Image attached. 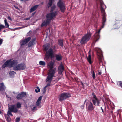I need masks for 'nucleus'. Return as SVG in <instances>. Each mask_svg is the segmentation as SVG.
Masks as SVG:
<instances>
[{
  "instance_id": "obj_1",
  "label": "nucleus",
  "mask_w": 122,
  "mask_h": 122,
  "mask_svg": "<svg viewBox=\"0 0 122 122\" xmlns=\"http://www.w3.org/2000/svg\"><path fill=\"white\" fill-rule=\"evenodd\" d=\"M100 10L102 14V25L101 26L100 28L99 29L98 31H96L94 35L93 38H92V40L93 41L92 44L94 45L96 42L98 41L99 39L100 36L99 33L100 32L101 29L104 28L105 25V24L106 21V14L105 12V10L104 8V6L106 8V5L104 4L102 1L100 0Z\"/></svg>"
},
{
  "instance_id": "obj_32",
  "label": "nucleus",
  "mask_w": 122,
  "mask_h": 122,
  "mask_svg": "<svg viewBox=\"0 0 122 122\" xmlns=\"http://www.w3.org/2000/svg\"><path fill=\"white\" fill-rule=\"evenodd\" d=\"M98 57L99 60L100 62L102 61V57L103 56V55H97Z\"/></svg>"
},
{
  "instance_id": "obj_20",
  "label": "nucleus",
  "mask_w": 122,
  "mask_h": 122,
  "mask_svg": "<svg viewBox=\"0 0 122 122\" xmlns=\"http://www.w3.org/2000/svg\"><path fill=\"white\" fill-rule=\"evenodd\" d=\"M87 60L88 62L90 64H91L92 63V61L91 60V54H89L88 57L87 58Z\"/></svg>"
},
{
  "instance_id": "obj_45",
  "label": "nucleus",
  "mask_w": 122,
  "mask_h": 122,
  "mask_svg": "<svg viewBox=\"0 0 122 122\" xmlns=\"http://www.w3.org/2000/svg\"><path fill=\"white\" fill-rule=\"evenodd\" d=\"M100 108H101V110H102V112L104 113V112L103 110V109L102 108V107H101Z\"/></svg>"
},
{
  "instance_id": "obj_6",
  "label": "nucleus",
  "mask_w": 122,
  "mask_h": 122,
  "mask_svg": "<svg viewBox=\"0 0 122 122\" xmlns=\"http://www.w3.org/2000/svg\"><path fill=\"white\" fill-rule=\"evenodd\" d=\"M55 46L52 48H51L49 49L48 51L46 52V57L48 58L50 56H52L53 55L55 51Z\"/></svg>"
},
{
  "instance_id": "obj_36",
  "label": "nucleus",
  "mask_w": 122,
  "mask_h": 122,
  "mask_svg": "<svg viewBox=\"0 0 122 122\" xmlns=\"http://www.w3.org/2000/svg\"><path fill=\"white\" fill-rule=\"evenodd\" d=\"M40 90L38 87H37L35 89V91L37 93L40 92Z\"/></svg>"
},
{
  "instance_id": "obj_10",
  "label": "nucleus",
  "mask_w": 122,
  "mask_h": 122,
  "mask_svg": "<svg viewBox=\"0 0 122 122\" xmlns=\"http://www.w3.org/2000/svg\"><path fill=\"white\" fill-rule=\"evenodd\" d=\"M86 107L88 111H92L94 109V107L92 103L90 102H86Z\"/></svg>"
},
{
  "instance_id": "obj_29",
  "label": "nucleus",
  "mask_w": 122,
  "mask_h": 122,
  "mask_svg": "<svg viewBox=\"0 0 122 122\" xmlns=\"http://www.w3.org/2000/svg\"><path fill=\"white\" fill-rule=\"evenodd\" d=\"M16 74V73L14 71H11L9 73L10 76H13L14 75Z\"/></svg>"
},
{
  "instance_id": "obj_37",
  "label": "nucleus",
  "mask_w": 122,
  "mask_h": 122,
  "mask_svg": "<svg viewBox=\"0 0 122 122\" xmlns=\"http://www.w3.org/2000/svg\"><path fill=\"white\" fill-rule=\"evenodd\" d=\"M84 37H83L82 39L80 41V42L81 44H84Z\"/></svg>"
},
{
  "instance_id": "obj_5",
  "label": "nucleus",
  "mask_w": 122,
  "mask_h": 122,
  "mask_svg": "<svg viewBox=\"0 0 122 122\" xmlns=\"http://www.w3.org/2000/svg\"><path fill=\"white\" fill-rule=\"evenodd\" d=\"M71 97V95L69 93H63L60 94L58 98L59 101L61 102L67 98Z\"/></svg>"
},
{
  "instance_id": "obj_35",
  "label": "nucleus",
  "mask_w": 122,
  "mask_h": 122,
  "mask_svg": "<svg viewBox=\"0 0 122 122\" xmlns=\"http://www.w3.org/2000/svg\"><path fill=\"white\" fill-rule=\"evenodd\" d=\"M92 77L93 79H95V73L94 70H93L92 71Z\"/></svg>"
},
{
  "instance_id": "obj_47",
  "label": "nucleus",
  "mask_w": 122,
  "mask_h": 122,
  "mask_svg": "<svg viewBox=\"0 0 122 122\" xmlns=\"http://www.w3.org/2000/svg\"><path fill=\"white\" fill-rule=\"evenodd\" d=\"M119 117H120L121 116V114H119Z\"/></svg>"
},
{
  "instance_id": "obj_13",
  "label": "nucleus",
  "mask_w": 122,
  "mask_h": 122,
  "mask_svg": "<svg viewBox=\"0 0 122 122\" xmlns=\"http://www.w3.org/2000/svg\"><path fill=\"white\" fill-rule=\"evenodd\" d=\"M91 34L90 33H87L84 35V44L88 41L90 39Z\"/></svg>"
},
{
  "instance_id": "obj_52",
  "label": "nucleus",
  "mask_w": 122,
  "mask_h": 122,
  "mask_svg": "<svg viewBox=\"0 0 122 122\" xmlns=\"http://www.w3.org/2000/svg\"><path fill=\"white\" fill-rule=\"evenodd\" d=\"M85 101H85L84 102V104H85Z\"/></svg>"
},
{
  "instance_id": "obj_11",
  "label": "nucleus",
  "mask_w": 122,
  "mask_h": 122,
  "mask_svg": "<svg viewBox=\"0 0 122 122\" xmlns=\"http://www.w3.org/2000/svg\"><path fill=\"white\" fill-rule=\"evenodd\" d=\"M54 64V63L52 62H51L48 63V66H49L50 68V69L49 71L48 75H49L50 71H51L54 72V76H53V77H55V76H54V74L56 72V69L55 68L53 69V67Z\"/></svg>"
},
{
  "instance_id": "obj_28",
  "label": "nucleus",
  "mask_w": 122,
  "mask_h": 122,
  "mask_svg": "<svg viewBox=\"0 0 122 122\" xmlns=\"http://www.w3.org/2000/svg\"><path fill=\"white\" fill-rule=\"evenodd\" d=\"M5 118L7 121L8 122H10L11 121V119L10 117L9 116L6 115L5 116Z\"/></svg>"
},
{
  "instance_id": "obj_27",
  "label": "nucleus",
  "mask_w": 122,
  "mask_h": 122,
  "mask_svg": "<svg viewBox=\"0 0 122 122\" xmlns=\"http://www.w3.org/2000/svg\"><path fill=\"white\" fill-rule=\"evenodd\" d=\"M56 6L55 5H53L51 8V13H52L54 12H56V15H57V12L55 11L54 12H53V11L54 10L55 8H56Z\"/></svg>"
},
{
  "instance_id": "obj_21",
  "label": "nucleus",
  "mask_w": 122,
  "mask_h": 122,
  "mask_svg": "<svg viewBox=\"0 0 122 122\" xmlns=\"http://www.w3.org/2000/svg\"><path fill=\"white\" fill-rule=\"evenodd\" d=\"M55 57L56 60L58 61H60L62 59V56L60 54L56 55Z\"/></svg>"
},
{
  "instance_id": "obj_43",
  "label": "nucleus",
  "mask_w": 122,
  "mask_h": 122,
  "mask_svg": "<svg viewBox=\"0 0 122 122\" xmlns=\"http://www.w3.org/2000/svg\"><path fill=\"white\" fill-rule=\"evenodd\" d=\"M3 40L2 39H0V45L2 43Z\"/></svg>"
},
{
  "instance_id": "obj_8",
  "label": "nucleus",
  "mask_w": 122,
  "mask_h": 122,
  "mask_svg": "<svg viewBox=\"0 0 122 122\" xmlns=\"http://www.w3.org/2000/svg\"><path fill=\"white\" fill-rule=\"evenodd\" d=\"M92 100L93 104L96 106H99L100 104L99 99L97 97L94 92L92 93Z\"/></svg>"
},
{
  "instance_id": "obj_14",
  "label": "nucleus",
  "mask_w": 122,
  "mask_h": 122,
  "mask_svg": "<svg viewBox=\"0 0 122 122\" xmlns=\"http://www.w3.org/2000/svg\"><path fill=\"white\" fill-rule=\"evenodd\" d=\"M64 69L63 66L61 63L59 66L58 68V73L60 74H62Z\"/></svg>"
},
{
  "instance_id": "obj_9",
  "label": "nucleus",
  "mask_w": 122,
  "mask_h": 122,
  "mask_svg": "<svg viewBox=\"0 0 122 122\" xmlns=\"http://www.w3.org/2000/svg\"><path fill=\"white\" fill-rule=\"evenodd\" d=\"M57 5L60 8L61 12H63L65 9V5L62 0H60L58 2Z\"/></svg>"
},
{
  "instance_id": "obj_12",
  "label": "nucleus",
  "mask_w": 122,
  "mask_h": 122,
  "mask_svg": "<svg viewBox=\"0 0 122 122\" xmlns=\"http://www.w3.org/2000/svg\"><path fill=\"white\" fill-rule=\"evenodd\" d=\"M31 38L28 37L24 40H21L20 43V47H21L23 45L27 43L30 40Z\"/></svg>"
},
{
  "instance_id": "obj_25",
  "label": "nucleus",
  "mask_w": 122,
  "mask_h": 122,
  "mask_svg": "<svg viewBox=\"0 0 122 122\" xmlns=\"http://www.w3.org/2000/svg\"><path fill=\"white\" fill-rule=\"evenodd\" d=\"M49 0V2L47 6V8H49L52 5L53 1V0Z\"/></svg>"
},
{
  "instance_id": "obj_18",
  "label": "nucleus",
  "mask_w": 122,
  "mask_h": 122,
  "mask_svg": "<svg viewBox=\"0 0 122 122\" xmlns=\"http://www.w3.org/2000/svg\"><path fill=\"white\" fill-rule=\"evenodd\" d=\"M36 40V38H34L28 44V46L29 47L32 46L34 44V41Z\"/></svg>"
},
{
  "instance_id": "obj_50",
  "label": "nucleus",
  "mask_w": 122,
  "mask_h": 122,
  "mask_svg": "<svg viewBox=\"0 0 122 122\" xmlns=\"http://www.w3.org/2000/svg\"><path fill=\"white\" fill-rule=\"evenodd\" d=\"M6 96H7V97H8V98H10V97H7V95H6Z\"/></svg>"
},
{
  "instance_id": "obj_33",
  "label": "nucleus",
  "mask_w": 122,
  "mask_h": 122,
  "mask_svg": "<svg viewBox=\"0 0 122 122\" xmlns=\"http://www.w3.org/2000/svg\"><path fill=\"white\" fill-rule=\"evenodd\" d=\"M5 24V26L7 27L8 28L9 26V25L6 19L4 20Z\"/></svg>"
},
{
  "instance_id": "obj_41",
  "label": "nucleus",
  "mask_w": 122,
  "mask_h": 122,
  "mask_svg": "<svg viewBox=\"0 0 122 122\" xmlns=\"http://www.w3.org/2000/svg\"><path fill=\"white\" fill-rule=\"evenodd\" d=\"M37 107L36 106H35L32 109V110L33 111L35 110H36V108Z\"/></svg>"
},
{
  "instance_id": "obj_23",
  "label": "nucleus",
  "mask_w": 122,
  "mask_h": 122,
  "mask_svg": "<svg viewBox=\"0 0 122 122\" xmlns=\"http://www.w3.org/2000/svg\"><path fill=\"white\" fill-rule=\"evenodd\" d=\"M38 5H36L32 7L30 10V12L31 13L34 11L38 7Z\"/></svg>"
},
{
  "instance_id": "obj_30",
  "label": "nucleus",
  "mask_w": 122,
  "mask_h": 122,
  "mask_svg": "<svg viewBox=\"0 0 122 122\" xmlns=\"http://www.w3.org/2000/svg\"><path fill=\"white\" fill-rule=\"evenodd\" d=\"M9 110L7 112V115L9 116L10 115L11 116H12V114L11 113V112H12V111L10 110V107H9Z\"/></svg>"
},
{
  "instance_id": "obj_26",
  "label": "nucleus",
  "mask_w": 122,
  "mask_h": 122,
  "mask_svg": "<svg viewBox=\"0 0 122 122\" xmlns=\"http://www.w3.org/2000/svg\"><path fill=\"white\" fill-rule=\"evenodd\" d=\"M58 43L59 45L62 47H63V42L62 40H59L58 41Z\"/></svg>"
},
{
  "instance_id": "obj_38",
  "label": "nucleus",
  "mask_w": 122,
  "mask_h": 122,
  "mask_svg": "<svg viewBox=\"0 0 122 122\" xmlns=\"http://www.w3.org/2000/svg\"><path fill=\"white\" fill-rule=\"evenodd\" d=\"M118 83H119V85H120L121 87L122 88V81H119Z\"/></svg>"
},
{
  "instance_id": "obj_3",
  "label": "nucleus",
  "mask_w": 122,
  "mask_h": 122,
  "mask_svg": "<svg viewBox=\"0 0 122 122\" xmlns=\"http://www.w3.org/2000/svg\"><path fill=\"white\" fill-rule=\"evenodd\" d=\"M18 63V62L16 60L9 59L7 60L2 65V67L5 68L6 66L9 67H14Z\"/></svg>"
},
{
  "instance_id": "obj_42",
  "label": "nucleus",
  "mask_w": 122,
  "mask_h": 122,
  "mask_svg": "<svg viewBox=\"0 0 122 122\" xmlns=\"http://www.w3.org/2000/svg\"><path fill=\"white\" fill-rule=\"evenodd\" d=\"M102 74V72H101V71H98V74L99 75H101Z\"/></svg>"
},
{
  "instance_id": "obj_49",
  "label": "nucleus",
  "mask_w": 122,
  "mask_h": 122,
  "mask_svg": "<svg viewBox=\"0 0 122 122\" xmlns=\"http://www.w3.org/2000/svg\"><path fill=\"white\" fill-rule=\"evenodd\" d=\"M3 32H6V31L5 30H4V31H3Z\"/></svg>"
},
{
  "instance_id": "obj_34",
  "label": "nucleus",
  "mask_w": 122,
  "mask_h": 122,
  "mask_svg": "<svg viewBox=\"0 0 122 122\" xmlns=\"http://www.w3.org/2000/svg\"><path fill=\"white\" fill-rule=\"evenodd\" d=\"M21 104L19 102H18L17 103L16 106L17 108H19L21 107Z\"/></svg>"
},
{
  "instance_id": "obj_16",
  "label": "nucleus",
  "mask_w": 122,
  "mask_h": 122,
  "mask_svg": "<svg viewBox=\"0 0 122 122\" xmlns=\"http://www.w3.org/2000/svg\"><path fill=\"white\" fill-rule=\"evenodd\" d=\"M10 110H11L12 112L15 113L17 112L18 110L15 105H12L10 106Z\"/></svg>"
},
{
  "instance_id": "obj_24",
  "label": "nucleus",
  "mask_w": 122,
  "mask_h": 122,
  "mask_svg": "<svg viewBox=\"0 0 122 122\" xmlns=\"http://www.w3.org/2000/svg\"><path fill=\"white\" fill-rule=\"evenodd\" d=\"M44 50L46 51L50 46V45L49 44H46L44 45Z\"/></svg>"
},
{
  "instance_id": "obj_39",
  "label": "nucleus",
  "mask_w": 122,
  "mask_h": 122,
  "mask_svg": "<svg viewBox=\"0 0 122 122\" xmlns=\"http://www.w3.org/2000/svg\"><path fill=\"white\" fill-rule=\"evenodd\" d=\"M20 120V118L19 117H17L16 118L15 121L16 122H18Z\"/></svg>"
},
{
  "instance_id": "obj_44",
  "label": "nucleus",
  "mask_w": 122,
  "mask_h": 122,
  "mask_svg": "<svg viewBox=\"0 0 122 122\" xmlns=\"http://www.w3.org/2000/svg\"><path fill=\"white\" fill-rule=\"evenodd\" d=\"M8 18L9 20H12V19H11V17L10 16L8 17Z\"/></svg>"
},
{
  "instance_id": "obj_22",
  "label": "nucleus",
  "mask_w": 122,
  "mask_h": 122,
  "mask_svg": "<svg viewBox=\"0 0 122 122\" xmlns=\"http://www.w3.org/2000/svg\"><path fill=\"white\" fill-rule=\"evenodd\" d=\"M5 87L4 86V84L1 83L0 84V91H1L4 90L5 89Z\"/></svg>"
},
{
  "instance_id": "obj_7",
  "label": "nucleus",
  "mask_w": 122,
  "mask_h": 122,
  "mask_svg": "<svg viewBox=\"0 0 122 122\" xmlns=\"http://www.w3.org/2000/svg\"><path fill=\"white\" fill-rule=\"evenodd\" d=\"M26 65L24 63L19 64L13 67V69L14 70H22L26 67Z\"/></svg>"
},
{
  "instance_id": "obj_31",
  "label": "nucleus",
  "mask_w": 122,
  "mask_h": 122,
  "mask_svg": "<svg viewBox=\"0 0 122 122\" xmlns=\"http://www.w3.org/2000/svg\"><path fill=\"white\" fill-rule=\"evenodd\" d=\"M39 64L40 65L42 66H45V63L44 61H40L39 63Z\"/></svg>"
},
{
  "instance_id": "obj_51",
  "label": "nucleus",
  "mask_w": 122,
  "mask_h": 122,
  "mask_svg": "<svg viewBox=\"0 0 122 122\" xmlns=\"http://www.w3.org/2000/svg\"><path fill=\"white\" fill-rule=\"evenodd\" d=\"M119 114V112H118L117 114L118 115Z\"/></svg>"
},
{
  "instance_id": "obj_48",
  "label": "nucleus",
  "mask_w": 122,
  "mask_h": 122,
  "mask_svg": "<svg viewBox=\"0 0 122 122\" xmlns=\"http://www.w3.org/2000/svg\"><path fill=\"white\" fill-rule=\"evenodd\" d=\"M0 114H2V112H1V111H0Z\"/></svg>"
},
{
  "instance_id": "obj_19",
  "label": "nucleus",
  "mask_w": 122,
  "mask_h": 122,
  "mask_svg": "<svg viewBox=\"0 0 122 122\" xmlns=\"http://www.w3.org/2000/svg\"><path fill=\"white\" fill-rule=\"evenodd\" d=\"M97 54V55H103V52L99 48L96 49Z\"/></svg>"
},
{
  "instance_id": "obj_15",
  "label": "nucleus",
  "mask_w": 122,
  "mask_h": 122,
  "mask_svg": "<svg viewBox=\"0 0 122 122\" xmlns=\"http://www.w3.org/2000/svg\"><path fill=\"white\" fill-rule=\"evenodd\" d=\"M26 95V94L25 93L22 92L17 95L16 98L18 100L24 97H25Z\"/></svg>"
},
{
  "instance_id": "obj_4",
  "label": "nucleus",
  "mask_w": 122,
  "mask_h": 122,
  "mask_svg": "<svg viewBox=\"0 0 122 122\" xmlns=\"http://www.w3.org/2000/svg\"><path fill=\"white\" fill-rule=\"evenodd\" d=\"M56 15V12L47 14L46 16V20L43 22L41 26H43L47 25L50 23L51 20L54 18Z\"/></svg>"
},
{
  "instance_id": "obj_17",
  "label": "nucleus",
  "mask_w": 122,
  "mask_h": 122,
  "mask_svg": "<svg viewBox=\"0 0 122 122\" xmlns=\"http://www.w3.org/2000/svg\"><path fill=\"white\" fill-rule=\"evenodd\" d=\"M42 99V96H40L37 99L36 103V106L38 108L41 107L40 106V104L41 103V101Z\"/></svg>"
},
{
  "instance_id": "obj_46",
  "label": "nucleus",
  "mask_w": 122,
  "mask_h": 122,
  "mask_svg": "<svg viewBox=\"0 0 122 122\" xmlns=\"http://www.w3.org/2000/svg\"><path fill=\"white\" fill-rule=\"evenodd\" d=\"M110 113H111V114L112 115L113 114V111L112 110L111 111H110Z\"/></svg>"
},
{
  "instance_id": "obj_53",
  "label": "nucleus",
  "mask_w": 122,
  "mask_h": 122,
  "mask_svg": "<svg viewBox=\"0 0 122 122\" xmlns=\"http://www.w3.org/2000/svg\"><path fill=\"white\" fill-rule=\"evenodd\" d=\"M34 13H33V15H34Z\"/></svg>"
},
{
  "instance_id": "obj_54",
  "label": "nucleus",
  "mask_w": 122,
  "mask_h": 122,
  "mask_svg": "<svg viewBox=\"0 0 122 122\" xmlns=\"http://www.w3.org/2000/svg\"><path fill=\"white\" fill-rule=\"evenodd\" d=\"M114 109V108H113V109H112V110Z\"/></svg>"
},
{
  "instance_id": "obj_2",
  "label": "nucleus",
  "mask_w": 122,
  "mask_h": 122,
  "mask_svg": "<svg viewBox=\"0 0 122 122\" xmlns=\"http://www.w3.org/2000/svg\"><path fill=\"white\" fill-rule=\"evenodd\" d=\"M54 74V72L50 71L49 75L47 76V78L46 80V82H47L48 83L42 90V92L43 93H45L46 91V87L50 86V84L53 79Z\"/></svg>"
},
{
  "instance_id": "obj_40",
  "label": "nucleus",
  "mask_w": 122,
  "mask_h": 122,
  "mask_svg": "<svg viewBox=\"0 0 122 122\" xmlns=\"http://www.w3.org/2000/svg\"><path fill=\"white\" fill-rule=\"evenodd\" d=\"M96 1H97V3H96V5H97V7H98V3H97V0H95ZM101 1H102V0H101ZM98 0L99 2H100V0Z\"/></svg>"
}]
</instances>
